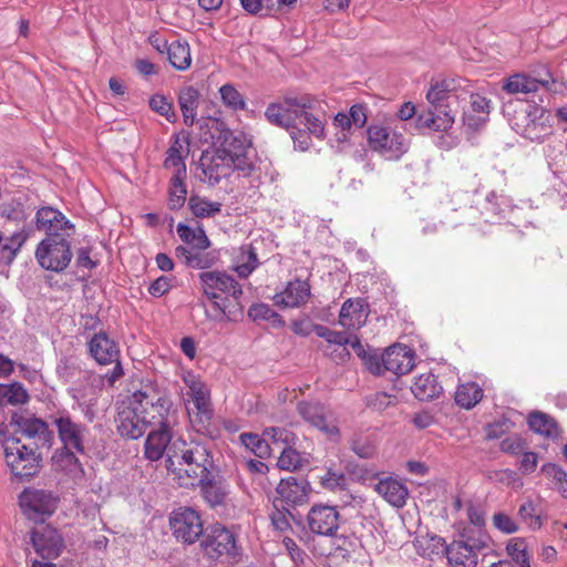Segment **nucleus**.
Segmentation results:
<instances>
[{
  "label": "nucleus",
  "mask_w": 567,
  "mask_h": 567,
  "mask_svg": "<svg viewBox=\"0 0 567 567\" xmlns=\"http://www.w3.org/2000/svg\"><path fill=\"white\" fill-rule=\"evenodd\" d=\"M262 435L272 443H281L285 446L295 445L297 441V436L293 432L279 426L266 427Z\"/></svg>",
  "instance_id": "nucleus-56"
},
{
  "label": "nucleus",
  "mask_w": 567,
  "mask_h": 567,
  "mask_svg": "<svg viewBox=\"0 0 567 567\" xmlns=\"http://www.w3.org/2000/svg\"><path fill=\"white\" fill-rule=\"evenodd\" d=\"M92 358L101 365L115 363L111 374L107 377L110 383H114L123 375V368L120 362V348L107 333L100 331L95 333L87 343Z\"/></svg>",
  "instance_id": "nucleus-14"
},
{
  "label": "nucleus",
  "mask_w": 567,
  "mask_h": 567,
  "mask_svg": "<svg viewBox=\"0 0 567 567\" xmlns=\"http://www.w3.org/2000/svg\"><path fill=\"white\" fill-rule=\"evenodd\" d=\"M248 316L254 321L264 320L275 328H282L285 320L267 303H255L248 310Z\"/></svg>",
  "instance_id": "nucleus-47"
},
{
  "label": "nucleus",
  "mask_w": 567,
  "mask_h": 567,
  "mask_svg": "<svg viewBox=\"0 0 567 567\" xmlns=\"http://www.w3.org/2000/svg\"><path fill=\"white\" fill-rule=\"evenodd\" d=\"M507 554L511 556L516 567H530L527 545L522 538L511 539L506 546Z\"/></svg>",
  "instance_id": "nucleus-51"
},
{
  "label": "nucleus",
  "mask_w": 567,
  "mask_h": 567,
  "mask_svg": "<svg viewBox=\"0 0 567 567\" xmlns=\"http://www.w3.org/2000/svg\"><path fill=\"white\" fill-rule=\"evenodd\" d=\"M140 411L150 426H169L173 402L166 390L148 383L134 392Z\"/></svg>",
  "instance_id": "nucleus-6"
},
{
  "label": "nucleus",
  "mask_w": 567,
  "mask_h": 567,
  "mask_svg": "<svg viewBox=\"0 0 567 567\" xmlns=\"http://www.w3.org/2000/svg\"><path fill=\"white\" fill-rule=\"evenodd\" d=\"M312 328L318 337L339 348L338 357L341 360L350 357V352L346 349L347 343H350V337L346 332L331 330L323 324H313Z\"/></svg>",
  "instance_id": "nucleus-42"
},
{
  "label": "nucleus",
  "mask_w": 567,
  "mask_h": 567,
  "mask_svg": "<svg viewBox=\"0 0 567 567\" xmlns=\"http://www.w3.org/2000/svg\"><path fill=\"white\" fill-rule=\"evenodd\" d=\"M58 503L59 497L50 491L27 488L20 495V506L24 515L35 522L51 516Z\"/></svg>",
  "instance_id": "nucleus-16"
},
{
  "label": "nucleus",
  "mask_w": 567,
  "mask_h": 567,
  "mask_svg": "<svg viewBox=\"0 0 567 567\" xmlns=\"http://www.w3.org/2000/svg\"><path fill=\"white\" fill-rule=\"evenodd\" d=\"M31 540L38 555L43 559H54L62 553L64 542L59 532L47 525L32 532Z\"/></svg>",
  "instance_id": "nucleus-19"
},
{
  "label": "nucleus",
  "mask_w": 567,
  "mask_h": 567,
  "mask_svg": "<svg viewBox=\"0 0 567 567\" xmlns=\"http://www.w3.org/2000/svg\"><path fill=\"white\" fill-rule=\"evenodd\" d=\"M177 235L186 244L188 248H209L210 240L208 239L203 227L198 226L193 228L186 224L179 223L176 228Z\"/></svg>",
  "instance_id": "nucleus-41"
},
{
  "label": "nucleus",
  "mask_w": 567,
  "mask_h": 567,
  "mask_svg": "<svg viewBox=\"0 0 567 567\" xmlns=\"http://www.w3.org/2000/svg\"><path fill=\"white\" fill-rule=\"evenodd\" d=\"M28 237L29 234L24 229L13 233L8 238H4L0 230V260L7 265L11 264Z\"/></svg>",
  "instance_id": "nucleus-38"
},
{
  "label": "nucleus",
  "mask_w": 567,
  "mask_h": 567,
  "mask_svg": "<svg viewBox=\"0 0 567 567\" xmlns=\"http://www.w3.org/2000/svg\"><path fill=\"white\" fill-rule=\"evenodd\" d=\"M75 453V451L64 450L59 456L54 457L55 465L73 478L81 477L84 473Z\"/></svg>",
  "instance_id": "nucleus-48"
},
{
  "label": "nucleus",
  "mask_w": 567,
  "mask_h": 567,
  "mask_svg": "<svg viewBox=\"0 0 567 567\" xmlns=\"http://www.w3.org/2000/svg\"><path fill=\"white\" fill-rule=\"evenodd\" d=\"M200 168L203 179L209 185H216L233 172V159L229 154L218 150L210 157H202Z\"/></svg>",
  "instance_id": "nucleus-20"
},
{
  "label": "nucleus",
  "mask_w": 567,
  "mask_h": 567,
  "mask_svg": "<svg viewBox=\"0 0 567 567\" xmlns=\"http://www.w3.org/2000/svg\"><path fill=\"white\" fill-rule=\"evenodd\" d=\"M16 437L32 440L38 437L47 442L49 431L48 424L40 419L24 415L23 413H13L10 421Z\"/></svg>",
  "instance_id": "nucleus-25"
},
{
  "label": "nucleus",
  "mask_w": 567,
  "mask_h": 567,
  "mask_svg": "<svg viewBox=\"0 0 567 567\" xmlns=\"http://www.w3.org/2000/svg\"><path fill=\"white\" fill-rule=\"evenodd\" d=\"M56 374L65 383L72 382L81 373L80 368L71 358H62L56 364Z\"/></svg>",
  "instance_id": "nucleus-63"
},
{
  "label": "nucleus",
  "mask_w": 567,
  "mask_h": 567,
  "mask_svg": "<svg viewBox=\"0 0 567 567\" xmlns=\"http://www.w3.org/2000/svg\"><path fill=\"white\" fill-rule=\"evenodd\" d=\"M0 435L6 462L12 474L21 481L34 476L41 467V456L37 453V444L34 442L23 443L21 437L6 436L2 427H0Z\"/></svg>",
  "instance_id": "nucleus-3"
},
{
  "label": "nucleus",
  "mask_w": 567,
  "mask_h": 567,
  "mask_svg": "<svg viewBox=\"0 0 567 567\" xmlns=\"http://www.w3.org/2000/svg\"><path fill=\"white\" fill-rule=\"evenodd\" d=\"M483 398L482 388L475 382H466L456 389L454 400L457 405L470 410L474 408Z\"/></svg>",
  "instance_id": "nucleus-43"
},
{
  "label": "nucleus",
  "mask_w": 567,
  "mask_h": 567,
  "mask_svg": "<svg viewBox=\"0 0 567 567\" xmlns=\"http://www.w3.org/2000/svg\"><path fill=\"white\" fill-rule=\"evenodd\" d=\"M411 391L420 401H432L440 396L443 388L434 374L423 373L414 379Z\"/></svg>",
  "instance_id": "nucleus-36"
},
{
  "label": "nucleus",
  "mask_w": 567,
  "mask_h": 567,
  "mask_svg": "<svg viewBox=\"0 0 567 567\" xmlns=\"http://www.w3.org/2000/svg\"><path fill=\"white\" fill-rule=\"evenodd\" d=\"M0 395L10 404H22L29 399L25 389L19 383H12L0 390Z\"/></svg>",
  "instance_id": "nucleus-61"
},
{
  "label": "nucleus",
  "mask_w": 567,
  "mask_h": 567,
  "mask_svg": "<svg viewBox=\"0 0 567 567\" xmlns=\"http://www.w3.org/2000/svg\"><path fill=\"white\" fill-rule=\"evenodd\" d=\"M205 296L213 299V307L216 313L213 319L223 321L230 320L236 312H241L240 298L243 288L233 275L226 271L213 270L203 271L198 276Z\"/></svg>",
  "instance_id": "nucleus-2"
},
{
  "label": "nucleus",
  "mask_w": 567,
  "mask_h": 567,
  "mask_svg": "<svg viewBox=\"0 0 567 567\" xmlns=\"http://www.w3.org/2000/svg\"><path fill=\"white\" fill-rule=\"evenodd\" d=\"M177 102L183 114V122L186 126H193L197 121V109L199 105V92L192 85L182 87L178 91Z\"/></svg>",
  "instance_id": "nucleus-34"
},
{
  "label": "nucleus",
  "mask_w": 567,
  "mask_h": 567,
  "mask_svg": "<svg viewBox=\"0 0 567 567\" xmlns=\"http://www.w3.org/2000/svg\"><path fill=\"white\" fill-rule=\"evenodd\" d=\"M310 110L311 109H306L305 113H299L298 121L307 127L309 134L317 138H322L324 136V125L318 117L310 113Z\"/></svg>",
  "instance_id": "nucleus-62"
},
{
  "label": "nucleus",
  "mask_w": 567,
  "mask_h": 567,
  "mask_svg": "<svg viewBox=\"0 0 567 567\" xmlns=\"http://www.w3.org/2000/svg\"><path fill=\"white\" fill-rule=\"evenodd\" d=\"M520 520L530 529H538L542 527L540 511L533 501H525L518 509Z\"/></svg>",
  "instance_id": "nucleus-55"
},
{
  "label": "nucleus",
  "mask_w": 567,
  "mask_h": 567,
  "mask_svg": "<svg viewBox=\"0 0 567 567\" xmlns=\"http://www.w3.org/2000/svg\"><path fill=\"white\" fill-rule=\"evenodd\" d=\"M243 8L252 14H268L275 7L272 0H240Z\"/></svg>",
  "instance_id": "nucleus-64"
},
{
  "label": "nucleus",
  "mask_w": 567,
  "mask_h": 567,
  "mask_svg": "<svg viewBox=\"0 0 567 567\" xmlns=\"http://www.w3.org/2000/svg\"><path fill=\"white\" fill-rule=\"evenodd\" d=\"M169 526L174 537L187 545L204 537V526L200 514L192 507H178L169 516Z\"/></svg>",
  "instance_id": "nucleus-12"
},
{
  "label": "nucleus",
  "mask_w": 567,
  "mask_h": 567,
  "mask_svg": "<svg viewBox=\"0 0 567 567\" xmlns=\"http://www.w3.org/2000/svg\"><path fill=\"white\" fill-rule=\"evenodd\" d=\"M414 547L420 556L434 560L446 554L447 545L442 537L433 535L417 537Z\"/></svg>",
  "instance_id": "nucleus-39"
},
{
  "label": "nucleus",
  "mask_w": 567,
  "mask_h": 567,
  "mask_svg": "<svg viewBox=\"0 0 567 567\" xmlns=\"http://www.w3.org/2000/svg\"><path fill=\"white\" fill-rule=\"evenodd\" d=\"M51 423L55 427L64 450L75 451L80 454L85 452V443L90 433L86 425L73 420L66 411H59L51 415Z\"/></svg>",
  "instance_id": "nucleus-10"
},
{
  "label": "nucleus",
  "mask_w": 567,
  "mask_h": 567,
  "mask_svg": "<svg viewBox=\"0 0 567 567\" xmlns=\"http://www.w3.org/2000/svg\"><path fill=\"white\" fill-rule=\"evenodd\" d=\"M311 296V287L308 280L296 278L289 281L285 289L272 298L276 306L281 308H300L305 306Z\"/></svg>",
  "instance_id": "nucleus-22"
},
{
  "label": "nucleus",
  "mask_w": 567,
  "mask_h": 567,
  "mask_svg": "<svg viewBox=\"0 0 567 567\" xmlns=\"http://www.w3.org/2000/svg\"><path fill=\"white\" fill-rule=\"evenodd\" d=\"M206 249L178 246L175 249V254L178 258L184 259L185 265L190 268L207 269L215 264L216 256L213 252L206 251Z\"/></svg>",
  "instance_id": "nucleus-35"
},
{
  "label": "nucleus",
  "mask_w": 567,
  "mask_h": 567,
  "mask_svg": "<svg viewBox=\"0 0 567 567\" xmlns=\"http://www.w3.org/2000/svg\"><path fill=\"white\" fill-rule=\"evenodd\" d=\"M138 404V400L133 393L118 406L115 422L116 430L122 437L137 440L142 437L148 429L147 421H145V416L140 411Z\"/></svg>",
  "instance_id": "nucleus-13"
},
{
  "label": "nucleus",
  "mask_w": 567,
  "mask_h": 567,
  "mask_svg": "<svg viewBox=\"0 0 567 567\" xmlns=\"http://www.w3.org/2000/svg\"><path fill=\"white\" fill-rule=\"evenodd\" d=\"M503 112L507 116L512 128L525 138L538 141L546 134L547 127L543 121V107L516 101L505 104Z\"/></svg>",
  "instance_id": "nucleus-5"
},
{
  "label": "nucleus",
  "mask_w": 567,
  "mask_h": 567,
  "mask_svg": "<svg viewBox=\"0 0 567 567\" xmlns=\"http://www.w3.org/2000/svg\"><path fill=\"white\" fill-rule=\"evenodd\" d=\"M528 426L532 431L546 437L556 439L559 435L557 422L546 413L533 412L528 416Z\"/></svg>",
  "instance_id": "nucleus-40"
},
{
  "label": "nucleus",
  "mask_w": 567,
  "mask_h": 567,
  "mask_svg": "<svg viewBox=\"0 0 567 567\" xmlns=\"http://www.w3.org/2000/svg\"><path fill=\"white\" fill-rule=\"evenodd\" d=\"M321 485L329 491H343L347 488L348 478L344 473L330 468L321 477Z\"/></svg>",
  "instance_id": "nucleus-59"
},
{
  "label": "nucleus",
  "mask_w": 567,
  "mask_h": 567,
  "mask_svg": "<svg viewBox=\"0 0 567 567\" xmlns=\"http://www.w3.org/2000/svg\"><path fill=\"white\" fill-rule=\"evenodd\" d=\"M368 141L372 150L386 158H399L406 151L403 135L391 131L389 127L370 126L368 130Z\"/></svg>",
  "instance_id": "nucleus-17"
},
{
  "label": "nucleus",
  "mask_w": 567,
  "mask_h": 567,
  "mask_svg": "<svg viewBox=\"0 0 567 567\" xmlns=\"http://www.w3.org/2000/svg\"><path fill=\"white\" fill-rule=\"evenodd\" d=\"M35 228L43 231V239L74 237L75 225L56 208L41 207L35 214Z\"/></svg>",
  "instance_id": "nucleus-15"
},
{
  "label": "nucleus",
  "mask_w": 567,
  "mask_h": 567,
  "mask_svg": "<svg viewBox=\"0 0 567 567\" xmlns=\"http://www.w3.org/2000/svg\"><path fill=\"white\" fill-rule=\"evenodd\" d=\"M454 115L452 113L437 112L433 107L420 111L415 117V127L421 132H445L452 127Z\"/></svg>",
  "instance_id": "nucleus-27"
},
{
  "label": "nucleus",
  "mask_w": 567,
  "mask_h": 567,
  "mask_svg": "<svg viewBox=\"0 0 567 567\" xmlns=\"http://www.w3.org/2000/svg\"><path fill=\"white\" fill-rule=\"evenodd\" d=\"M193 409H188V416L193 427L197 433L208 434L214 414L210 398H197V400L193 401Z\"/></svg>",
  "instance_id": "nucleus-33"
},
{
  "label": "nucleus",
  "mask_w": 567,
  "mask_h": 567,
  "mask_svg": "<svg viewBox=\"0 0 567 567\" xmlns=\"http://www.w3.org/2000/svg\"><path fill=\"white\" fill-rule=\"evenodd\" d=\"M243 261H239L235 267L236 272L241 278H247L258 266L256 252L248 248L241 251L240 256Z\"/></svg>",
  "instance_id": "nucleus-60"
},
{
  "label": "nucleus",
  "mask_w": 567,
  "mask_h": 567,
  "mask_svg": "<svg viewBox=\"0 0 567 567\" xmlns=\"http://www.w3.org/2000/svg\"><path fill=\"white\" fill-rule=\"evenodd\" d=\"M221 102L233 111H243L246 109L244 95L230 83H226L219 89Z\"/></svg>",
  "instance_id": "nucleus-52"
},
{
  "label": "nucleus",
  "mask_w": 567,
  "mask_h": 567,
  "mask_svg": "<svg viewBox=\"0 0 567 567\" xmlns=\"http://www.w3.org/2000/svg\"><path fill=\"white\" fill-rule=\"evenodd\" d=\"M188 207L193 215L198 218L213 217L221 210V204L219 202H210L198 195H192L188 198Z\"/></svg>",
  "instance_id": "nucleus-46"
},
{
  "label": "nucleus",
  "mask_w": 567,
  "mask_h": 567,
  "mask_svg": "<svg viewBox=\"0 0 567 567\" xmlns=\"http://www.w3.org/2000/svg\"><path fill=\"white\" fill-rule=\"evenodd\" d=\"M200 546L205 555L214 560L225 558L237 561L243 555L237 534L218 523L207 527Z\"/></svg>",
  "instance_id": "nucleus-7"
},
{
  "label": "nucleus",
  "mask_w": 567,
  "mask_h": 567,
  "mask_svg": "<svg viewBox=\"0 0 567 567\" xmlns=\"http://www.w3.org/2000/svg\"><path fill=\"white\" fill-rule=\"evenodd\" d=\"M471 111L477 114V118L475 123H468V125H478V123H484L487 118V115L491 111V101L485 96L480 94H472L470 97Z\"/></svg>",
  "instance_id": "nucleus-57"
},
{
  "label": "nucleus",
  "mask_w": 567,
  "mask_h": 567,
  "mask_svg": "<svg viewBox=\"0 0 567 567\" xmlns=\"http://www.w3.org/2000/svg\"><path fill=\"white\" fill-rule=\"evenodd\" d=\"M152 111L164 116L169 123L177 121V114L173 109L172 101L163 94H154L148 101Z\"/></svg>",
  "instance_id": "nucleus-54"
},
{
  "label": "nucleus",
  "mask_w": 567,
  "mask_h": 567,
  "mask_svg": "<svg viewBox=\"0 0 567 567\" xmlns=\"http://www.w3.org/2000/svg\"><path fill=\"white\" fill-rule=\"evenodd\" d=\"M150 39L152 40V38ZM152 44L159 52L166 49L168 60L175 69L184 71L190 66V48L185 39L174 38L173 41L168 43L166 38H153Z\"/></svg>",
  "instance_id": "nucleus-21"
},
{
  "label": "nucleus",
  "mask_w": 567,
  "mask_h": 567,
  "mask_svg": "<svg viewBox=\"0 0 567 567\" xmlns=\"http://www.w3.org/2000/svg\"><path fill=\"white\" fill-rule=\"evenodd\" d=\"M74 237H62L42 239L35 249V259L41 268L62 272L65 270L73 257L71 244Z\"/></svg>",
  "instance_id": "nucleus-8"
},
{
  "label": "nucleus",
  "mask_w": 567,
  "mask_h": 567,
  "mask_svg": "<svg viewBox=\"0 0 567 567\" xmlns=\"http://www.w3.org/2000/svg\"><path fill=\"white\" fill-rule=\"evenodd\" d=\"M546 78H532L526 73H515L504 80L503 90L508 94L533 93L537 92L540 86L548 87L554 83V79L549 70H544Z\"/></svg>",
  "instance_id": "nucleus-24"
},
{
  "label": "nucleus",
  "mask_w": 567,
  "mask_h": 567,
  "mask_svg": "<svg viewBox=\"0 0 567 567\" xmlns=\"http://www.w3.org/2000/svg\"><path fill=\"white\" fill-rule=\"evenodd\" d=\"M389 504L394 507H403L409 496L408 487L396 478L385 477L380 480L374 487Z\"/></svg>",
  "instance_id": "nucleus-30"
},
{
  "label": "nucleus",
  "mask_w": 567,
  "mask_h": 567,
  "mask_svg": "<svg viewBox=\"0 0 567 567\" xmlns=\"http://www.w3.org/2000/svg\"><path fill=\"white\" fill-rule=\"evenodd\" d=\"M172 426H157L148 433L144 444V456L146 460L152 462L158 461L164 456L165 452H168V447L173 443Z\"/></svg>",
  "instance_id": "nucleus-26"
},
{
  "label": "nucleus",
  "mask_w": 567,
  "mask_h": 567,
  "mask_svg": "<svg viewBox=\"0 0 567 567\" xmlns=\"http://www.w3.org/2000/svg\"><path fill=\"white\" fill-rule=\"evenodd\" d=\"M250 142L246 134L243 132L224 131L223 132V148L220 152H225L230 156L243 155L249 147Z\"/></svg>",
  "instance_id": "nucleus-45"
},
{
  "label": "nucleus",
  "mask_w": 567,
  "mask_h": 567,
  "mask_svg": "<svg viewBox=\"0 0 567 567\" xmlns=\"http://www.w3.org/2000/svg\"><path fill=\"white\" fill-rule=\"evenodd\" d=\"M512 208L511 199L503 195L491 192L485 199L484 213L492 219H502Z\"/></svg>",
  "instance_id": "nucleus-44"
},
{
  "label": "nucleus",
  "mask_w": 567,
  "mask_h": 567,
  "mask_svg": "<svg viewBox=\"0 0 567 567\" xmlns=\"http://www.w3.org/2000/svg\"><path fill=\"white\" fill-rule=\"evenodd\" d=\"M297 412L305 422L320 431L329 441L340 442L341 434L338 422L323 404L301 401L297 404Z\"/></svg>",
  "instance_id": "nucleus-11"
},
{
  "label": "nucleus",
  "mask_w": 567,
  "mask_h": 567,
  "mask_svg": "<svg viewBox=\"0 0 567 567\" xmlns=\"http://www.w3.org/2000/svg\"><path fill=\"white\" fill-rule=\"evenodd\" d=\"M350 449L361 458H371L375 453L372 442L361 434H354L351 437Z\"/></svg>",
  "instance_id": "nucleus-58"
},
{
  "label": "nucleus",
  "mask_w": 567,
  "mask_h": 567,
  "mask_svg": "<svg viewBox=\"0 0 567 567\" xmlns=\"http://www.w3.org/2000/svg\"><path fill=\"white\" fill-rule=\"evenodd\" d=\"M184 146L179 137H175L168 150L166 151V156L163 163L165 169L172 171L173 175L171 178H182L186 179L187 177V168L185 159L188 155V151H186L185 155H183Z\"/></svg>",
  "instance_id": "nucleus-32"
},
{
  "label": "nucleus",
  "mask_w": 567,
  "mask_h": 567,
  "mask_svg": "<svg viewBox=\"0 0 567 567\" xmlns=\"http://www.w3.org/2000/svg\"><path fill=\"white\" fill-rule=\"evenodd\" d=\"M307 522L313 534L334 537L339 529L340 514L334 506L313 505L308 512Z\"/></svg>",
  "instance_id": "nucleus-18"
},
{
  "label": "nucleus",
  "mask_w": 567,
  "mask_h": 567,
  "mask_svg": "<svg viewBox=\"0 0 567 567\" xmlns=\"http://www.w3.org/2000/svg\"><path fill=\"white\" fill-rule=\"evenodd\" d=\"M186 179L171 178L168 187V207L172 210H177L185 205L187 196Z\"/></svg>",
  "instance_id": "nucleus-50"
},
{
  "label": "nucleus",
  "mask_w": 567,
  "mask_h": 567,
  "mask_svg": "<svg viewBox=\"0 0 567 567\" xmlns=\"http://www.w3.org/2000/svg\"><path fill=\"white\" fill-rule=\"evenodd\" d=\"M491 537L478 528L463 529L458 539L446 548V558L452 567H476L478 556L489 549Z\"/></svg>",
  "instance_id": "nucleus-4"
},
{
  "label": "nucleus",
  "mask_w": 567,
  "mask_h": 567,
  "mask_svg": "<svg viewBox=\"0 0 567 567\" xmlns=\"http://www.w3.org/2000/svg\"><path fill=\"white\" fill-rule=\"evenodd\" d=\"M415 354L406 346L389 347L382 354V365L384 370L396 375L409 373L414 367Z\"/></svg>",
  "instance_id": "nucleus-23"
},
{
  "label": "nucleus",
  "mask_w": 567,
  "mask_h": 567,
  "mask_svg": "<svg viewBox=\"0 0 567 567\" xmlns=\"http://www.w3.org/2000/svg\"><path fill=\"white\" fill-rule=\"evenodd\" d=\"M306 462V457L293 449L292 445H289L285 446L280 452L277 465L280 470L292 472L301 468Z\"/></svg>",
  "instance_id": "nucleus-49"
},
{
  "label": "nucleus",
  "mask_w": 567,
  "mask_h": 567,
  "mask_svg": "<svg viewBox=\"0 0 567 567\" xmlns=\"http://www.w3.org/2000/svg\"><path fill=\"white\" fill-rule=\"evenodd\" d=\"M453 89V81L444 80L433 83L426 93L429 106L437 112L452 113L451 104L455 100V95L452 94Z\"/></svg>",
  "instance_id": "nucleus-31"
},
{
  "label": "nucleus",
  "mask_w": 567,
  "mask_h": 567,
  "mask_svg": "<svg viewBox=\"0 0 567 567\" xmlns=\"http://www.w3.org/2000/svg\"><path fill=\"white\" fill-rule=\"evenodd\" d=\"M369 315L364 299H347L339 313V323L347 329H359L364 326Z\"/></svg>",
  "instance_id": "nucleus-28"
},
{
  "label": "nucleus",
  "mask_w": 567,
  "mask_h": 567,
  "mask_svg": "<svg viewBox=\"0 0 567 567\" xmlns=\"http://www.w3.org/2000/svg\"><path fill=\"white\" fill-rule=\"evenodd\" d=\"M166 468L176 474L181 486H197L215 470L209 443L176 439L168 447Z\"/></svg>",
  "instance_id": "nucleus-1"
},
{
  "label": "nucleus",
  "mask_w": 567,
  "mask_h": 567,
  "mask_svg": "<svg viewBox=\"0 0 567 567\" xmlns=\"http://www.w3.org/2000/svg\"><path fill=\"white\" fill-rule=\"evenodd\" d=\"M197 486L202 487L203 496L210 507L224 505L229 494L228 485L224 481L214 480L213 473L207 480L198 482Z\"/></svg>",
  "instance_id": "nucleus-37"
},
{
  "label": "nucleus",
  "mask_w": 567,
  "mask_h": 567,
  "mask_svg": "<svg viewBox=\"0 0 567 567\" xmlns=\"http://www.w3.org/2000/svg\"><path fill=\"white\" fill-rule=\"evenodd\" d=\"M309 488L306 480L289 476L280 481L276 491L286 504L301 505L308 499Z\"/></svg>",
  "instance_id": "nucleus-29"
},
{
  "label": "nucleus",
  "mask_w": 567,
  "mask_h": 567,
  "mask_svg": "<svg viewBox=\"0 0 567 567\" xmlns=\"http://www.w3.org/2000/svg\"><path fill=\"white\" fill-rule=\"evenodd\" d=\"M313 100L309 95L287 96L282 102L270 103L265 111L266 120L278 127L291 130L298 122L299 113L312 109Z\"/></svg>",
  "instance_id": "nucleus-9"
},
{
  "label": "nucleus",
  "mask_w": 567,
  "mask_h": 567,
  "mask_svg": "<svg viewBox=\"0 0 567 567\" xmlns=\"http://www.w3.org/2000/svg\"><path fill=\"white\" fill-rule=\"evenodd\" d=\"M239 439L240 442L258 457L264 458L270 454V447L267 443L268 439L264 435L260 437L255 433H241Z\"/></svg>",
  "instance_id": "nucleus-53"
}]
</instances>
